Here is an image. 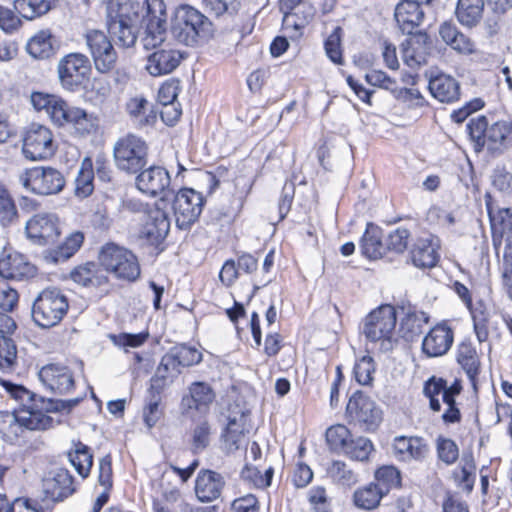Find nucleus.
Listing matches in <instances>:
<instances>
[{"instance_id":"obj_1","label":"nucleus","mask_w":512,"mask_h":512,"mask_svg":"<svg viewBox=\"0 0 512 512\" xmlns=\"http://www.w3.org/2000/svg\"><path fill=\"white\" fill-rule=\"evenodd\" d=\"M11 395L23 406L15 413L0 414V433L10 440L20 437L24 430H46L53 427L54 420L48 416L50 412H70L80 401L79 398L69 400H53L38 396L23 386L2 381Z\"/></svg>"},{"instance_id":"obj_2","label":"nucleus","mask_w":512,"mask_h":512,"mask_svg":"<svg viewBox=\"0 0 512 512\" xmlns=\"http://www.w3.org/2000/svg\"><path fill=\"white\" fill-rule=\"evenodd\" d=\"M141 23L166 24V5L163 0H110L107 4V29L116 44L125 48L135 44Z\"/></svg>"},{"instance_id":"obj_3","label":"nucleus","mask_w":512,"mask_h":512,"mask_svg":"<svg viewBox=\"0 0 512 512\" xmlns=\"http://www.w3.org/2000/svg\"><path fill=\"white\" fill-rule=\"evenodd\" d=\"M31 104L36 110L45 111L55 125H68L77 137L95 135L99 130V119L94 113L70 106L56 95L34 92L31 95Z\"/></svg>"},{"instance_id":"obj_4","label":"nucleus","mask_w":512,"mask_h":512,"mask_svg":"<svg viewBox=\"0 0 512 512\" xmlns=\"http://www.w3.org/2000/svg\"><path fill=\"white\" fill-rule=\"evenodd\" d=\"M467 129L476 151L486 146L489 151L501 154L512 146L510 121L500 120L489 125L485 116H478L469 121Z\"/></svg>"},{"instance_id":"obj_5","label":"nucleus","mask_w":512,"mask_h":512,"mask_svg":"<svg viewBox=\"0 0 512 512\" xmlns=\"http://www.w3.org/2000/svg\"><path fill=\"white\" fill-rule=\"evenodd\" d=\"M69 309L66 295L58 288L41 291L32 305V319L41 328L58 325Z\"/></svg>"},{"instance_id":"obj_6","label":"nucleus","mask_w":512,"mask_h":512,"mask_svg":"<svg viewBox=\"0 0 512 512\" xmlns=\"http://www.w3.org/2000/svg\"><path fill=\"white\" fill-rule=\"evenodd\" d=\"M210 32L211 22L200 11L191 6H182L177 9L172 33L179 42L193 46L198 38L207 37Z\"/></svg>"},{"instance_id":"obj_7","label":"nucleus","mask_w":512,"mask_h":512,"mask_svg":"<svg viewBox=\"0 0 512 512\" xmlns=\"http://www.w3.org/2000/svg\"><path fill=\"white\" fill-rule=\"evenodd\" d=\"M99 263L117 279L135 281L140 276V265L135 254L114 243L105 244L99 252Z\"/></svg>"},{"instance_id":"obj_8","label":"nucleus","mask_w":512,"mask_h":512,"mask_svg":"<svg viewBox=\"0 0 512 512\" xmlns=\"http://www.w3.org/2000/svg\"><path fill=\"white\" fill-rule=\"evenodd\" d=\"M113 159L119 170L128 174H136L147 164L148 146L142 138L134 134H127L115 142Z\"/></svg>"},{"instance_id":"obj_9","label":"nucleus","mask_w":512,"mask_h":512,"mask_svg":"<svg viewBox=\"0 0 512 512\" xmlns=\"http://www.w3.org/2000/svg\"><path fill=\"white\" fill-rule=\"evenodd\" d=\"M396 311L391 305H382L372 311L366 318L363 333L373 343H380V350H392V336L396 327Z\"/></svg>"},{"instance_id":"obj_10","label":"nucleus","mask_w":512,"mask_h":512,"mask_svg":"<svg viewBox=\"0 0 512 512\" xmlns=\"http://www.w3.org/2000/svg\"><path fill=\"white\" fill-rule=\"evenodd\" d=\"M19 182L25 189L42 196L56 195L65 187L64 175L49 166L26 169L19 175Z\"/></svg>"},{"instance_id":"obj_11","label":"nucleus","mask_w":512,"mask_h":512,"mask_svg":"<svg viewBox=\"0 0 512 512\" xmlns=\"http://www.w3.org/2000/svg\"><path fill=\"white\" fill-rule=\"evenodd\" d=\"M204 206V197L192 188L179 190L173 200V211L177 227L189 229L199 218Z\"/></svg>"},{"instance_id":"obj_12","label":"nucleus","mask_w":512,"mask_h":512,"mask_svg":"<svg viewBox=\"0 0 512 512\" xmlns=\"http://www.w3.org/2000/svg\"><path fill=\"white\" fill-rule=\"evenodd\" d=\"M84 38L93 58L95 69L100 73L112 71L118 57L110 38L98 29L87 30Z\"/></svg>"},{"instance_id":"obj_13","label":"nucleus","mask_w":512,"mask_h":512,"mask_svg":"<svg viewBox=\"0 0 512 512\" xmlns=\"http://www.w3.org/2000/svg\"><path fill=\"white\" fill-rule=\"evenodd\" d=\"M55 152L53 135L49 128L32 124L27 130L23 142V154L32 161L45 160Z\"/></svg>"},{"instance_id":"obj_14","label":"nucleus","mask_w":512,"mask_h":512,"mask_svg":"<svg viewBox=\"0 0 512 512\" xmlns=\"http://www.w3.org/2000/svg\"><path fill=\"white\" fill-rule=\"evenodd\" d=\"M493 246L497 257H499L500 248L504 241L503 265H502V285L510 299H512V234L506 230H510L511 223L502 221L498 227L494 217L490 215Z\"/></svg>"},{"instance_id":"obj_15","label":"nucleus","mask_w":512,"mask_h":512,"mask_svg":"<svg viewBox=\"0 0 512 512\" xmlns=\"http://www.w3.org/2000/svg\"><path fill=\"white\" fill-rule=\"evenodd\" d=\"M90 70V61L82 53H70L58 63V76L62 86L74 90L82 84Z\"/></svg>"},{"instance_id":"obj_16","label":"nucleus","mask_w":512,"mask_h":512,"mask_svg":"<svg viewBox=\"0 0 512 512\" xmlns=\"http://www.w3.org/2000/svg\"><path fill=\"white\" fill-rule=\"evenodd\" d=\"M346 413L352 421L374 430L382 420V412L375 402L361 392L354 393L346 406Z\"/></svg>"},{"instance_id":"obj_17","label":"nucleus","mask_w":512,"mask_h":512,"mask_svg":"<svg viewBox=\"0 0 512 512\" xmlns=\"http://www.w3.org/2000/svg\"><path fill=\"white\" fill-rule=\"evenodd\" d=\"M25 231L35 244L54 243L60 235L58 218L54 214H36L27 221Z\"/></svg>"},{"instance_id":"obj_18","label":"nucleus","mask_w":512,"mask_h":512,"mask_svg":"<svg viewBox=\"0 0 512 512\" xmlns=\"http://www.w3.org/2000/svg\"><path fill=\"white\" fill-rule=\"evenodd\" d=\"M184 56L178 49L169 45L154 49L147 56L145 69L154 77L164 76L172 73L181 63Z\"/></svg>"},{"instance_id":"obj_19","label":"nucleus","mask_w":512,"mask_h":512,"mask_svg":"<svg viewBox=\"0 0 512 512\" xmlns=\"http://www.w3.org/2000/svg\"><path fill=\"white\" fill-rule=\"evenodd\" d=\"M36 267L18 252L3 251L0 257V277L12 280H27L34 277Z\"/></svg>"},{"instance_id":"obj_20","label":"nucleus","mask_w":512,"mask_h":512,"mask_svg":"<svg viewBox=\"0 0 512 512\" xmlns=\"http://www.w3.org/2000/svg\"><path fill=\"white\" fill-rule=\"evenodd\" d=\"M169 185L170 175L166 169L160 166H151L142 170L136 177V187L142 193L153 197L164 193V198H166Z\"/></svg>"},{"instance_id":"obj_21","label":"nucleus","mask_w":512,"mask_h":512,"mask_svg":"<svg viewBox=\"0 0 512 512\" xmlns=\"http://www.w3.org/2000/svg\"><path fill=\"white\" fill-rule=\"evenodd\" d=\"M38 375L43 385L55 393L65 394L74 387L73 375L64 365L54 363L45 365Z\"/></svg>"},{"instance_id":"obj_22","label":"nucleus","mask_w":512,"mask_h":512,"mask_svg":"<svg viewBox=\"0 0 512 512\" xmlns=\"http://www.w3.org/2000/svg\"><path fill=\"white\" fill-rule=\"evenodd\" d=\"M226 485L224 477L213 470L202 469L195 480V494L202 503H210L217 500Z\"/></svg>"},{"instance_id":"obj_23","label":"nucleus","mask_w":512,"mask_h":512,"mask_svg":"<svg viewBox=\"0 0 512 512\" xmlns=\"http://www.w3.org/2000/svg\"><path fill=\"white\" fill-rule=\"evenodd\" d=\"M454 340L453 330L446 324L431 328L422 341V351L428 357H439L448 352Z\"/></svg>"},{"instance_id":"obj_24","label":"nucleus","mask_w":512,"mask_h":512,"mask_svg":"<svg viewBox=\"0 0 512 512\" xmlns=\"http://www.w3.org/2000/svg\"><path fill=\"white\" fill-rule=\"evenodd\" d=\"M169 229L170 221L167 214L163 210L155 209L149 212L140 231V237L151 245H158L166 238Z\"/></svg>"},{"instance_id":"obj_25","label":"nucleus","mask_w":512,"mask_h":512,"mask_svg":"<svg viewBox=\"0 0 512 512\" xmlns=\"http://www.w3.org/2000/svg\"><path fill=\"white\" fill-rule=\"evenodd\" d=\"M424 16L422 6L402 0L396 5L394 11V18L399 29L407 35H413L414 30L422 24Z\"/></svg>"},{"instance_id":"obj_26","label":"nucleus","mask_w":512,"mask_h":512,"mask_svg":"<svg viewBox=\"0 0 512 512\" xmlns=\"http://www.w3.org/2000/svg\"><path fill=\"white\" fill-rule=\"evenodd\" d=\"M43 491L53 500H62L75 491L73 477L68 470L59 468L43 479Z\"/></svg>"},{"instance_id":"obj_27","label":"nucleus","mask_w":512,"mask_h":512,"mask_svg":"<svg viewBox=\"0 0 512 512\" xmlns=\"http://www.w3.org/2000/svg\"><path fill=\"white\" fill-rule=\"evenodd\" d=\"M429 37L425 32L413 34L402 44V58L411 68L426 63Z\"/></svg>"},{"instance_id":"obj_28","label":"nucleus","mask_w":512,"mask_h":512,"mask_svg":"<svg viewBox=\"0 0 512 512\" xmlns=\"http://www.w3.org/2000/svg\"><path fill=\"white\" fill-rule=\"evenodd\" d=\"M393 450L397 457L404 461H422L426 458L429 447L421 437H395Z\"/></svg>"},{"instance_id":"obj_29","label":"nucleus","mask_w":512,"mask_h":512,"mask_svg":"<svg viewBox=\"0 0 512 512\" xmlns=\"http://www.w3.org/2000/svg\"><path fill=\"white\" fill-rule=\"evenodd\" d=\"M428 88L432 96L442 103H453L460 97L458 81L446 74L431 77Z\"/></svg>"},{"instance_id":"obj_30","label":"nucleus","mask_w":512,"mask_h":512,"mask_svg":"<svg viewBox=\"0 0 512 512\" xmlns=\"http://www.w3.org/2000/svg\"><path fill=\"white\" fill-rule=\"evenodd\" d=\"M126 110L134 125L138 128L152 126L157 119L152 105L143 97L131 98L126 104Z\"/></svg>"},{"instance_id":"obj_31","label":"nucleus","mask_w":512,"mask_h":512,"mask_svg":"<svg viewBox=\"0 0 512 512\" xmlns=\"http://www.w3.org/2000/svg\"><path fill=\"white\" fill-rule=\"evenodd\" d=\"M437 245L432 238H420L413 245L411 259L416 267L431 268L438 261Z\"/></svg>"},{"instance_id":"obj_32","label":"nucleus","mask_w":512,"mask_h":512,"mask_svg":"<svg viewBox=\"0 0 512 512\" xmlns=\"http://www.w3.org/2000/svg\"><path fill=\"white\" fill-rule=\"evenodd\" d=\"M243 416L240 420L236 417L229 418L221 435V448L227 454L237 451L245 442Z\"/></svg>"},{"instance_id":"obj_33","label":"nucleus","mask_w":512,"mask_h":512,"mask_svg":"<svg viewBox=\"0 0 512 512\" xmlns=\"http://www.w3.org/2000/svg\"><path fill=\"white\" fill-rule=\"evenodd\" d=\"M315 14V8L309 3L304 2L292 13L283 16V28L292 30L291 37H298L302 34V29L312 20Z\"/></svg>"},{"instance_id":"obj_34","label":"nucleus","mask_w":512,"mask_h":512,"mask_svg":"<svg viewBox=\"0 0 512 512\" xmlns=\"http://www.w3.org/2000/svg\"><path fill=\"white\" fill-rule=\"evenodd\" d=\"M456 358L469 380L475 384L480 372V359L473 344L466 341L461 342L457 348Z\"/></svg>"},{"instance_id":"obj_35","label":"nucleus","mask_w":512,"mask_h":512,"mask_svg":"<svg viewBox=\"0 0 512 512\" xmlns=\"http://www.w3.org/2000/svg\"><path fill=\"white\" fill-rule=\"evenodd\" d=\"M181 373V367L176 361L171 349L162 357L155 376L151 379V389H162L167 379H174Z\"/></svg>"},{"instance_id":"obj_36","label":"nucleus","mask_w":512,"mask_h":512,"mask_svg":"<svg viewBox=\"0 0 512 512\" xmlns=\"http://www.w3.org/2000/svg\"><path fill=\"white\" fill-rule=\"evenodd\" d=\"M190 396L183 397L182 404L189 409L201 410L213 402L215 393L212 388L204 382H195L190 388Z\"/></svg>"},{"instance_id":"obj_37","label":"nucleus","mask_w":512,"mask_h":512,"mask_svg":"<svg viewBox=\"0 0 512 512\" xmlns=\"http://www.w3.org/2000/svg\"><path fill=\"white\" fill-rule=\"evenodd\" d=\"M361 249L363 255L369 259L381 258L385 253L381 241V230L372 223L367 225V229L361 240Z\"/></svg>"},{"instance_id":"obj_38","label":"nucleus","mask_w":512,"mask_h":512,"mask_svg":"<svg viewBox=\"0 0 512 512\" xmlns=\"http://www.w3.org/2000/svg\"><path fill=\"white\" fill-rule=\"evenodd\" d=\"M53 36L49 30H41L28 41L27 52L36 59H46L54 54Z\"/></svg>"},{"instance_id":"obj_39","label":"nucleus","mask_w":512,"mask_h":512,"mask_svg":"<svg viewBox=\"0 0 512 512\" xmlns=\"http://www.w3.org/2000/svg\"><path fill=\"white\" fill-rule=\"evenodd\" d=\"M484 0H458L456 16L466 26H474L482 18Z\"/></svg>"},{"instance_id":"obj_40","label":"nucleus","mask_w":512,"mask_h":512,"mask_svg":"<svg viewBox=\"0 0 512 512\" xmlns=\"http://www.w3.org/2000/svg\"><path fill=\"white\" fill-rule=\"evenodd\" d=\"M429 321V316L424 311L409 309L401 321L400 330L403 337L407 340H413L415 336L422 332L424 325Z\"/></svg>"},{"instance_id":"obj_41","label":"nucleus","mask_w":512,"mask_h":512,"mask_svg":"<svg viewBox=\"0 0 512 512\" xmlns=\"http://www.w3.org/2000/svg\"><path fill=\"white\" fill-rule=\"evenodd\" d=\"M384 496V493L372 482L354 492L353 502L357 508L369 511L377 508Z\"/></svg>"},{"instance_id":"obj_42","label":"nucleus","mask_w":512,"mask_h":512,"mask_svg":"<svg viewBox=\"0 0 512 512\" xmlns=\"http://www.w3.org/2000/svg\"><path fill=\"white\" fill-rule=\"evenodd\" d=\"M93 162L89 157L83 159L75 179V194L80 198L88 197L94 189Z\"/></svg>"},{"instance_id":"obj_43","label":"nucleus","mask_w":512,"mask_h":512,"mask_svg":"<svg viewBox=\"0 0 512 512\" xmlns=\"http://www.w3.org/2000/svg\"><path fill=\"white\" fill-rule=\"evenodd\" d=\"M18 366L17 347L8 336H0V372L13 373Z\"/></svg>"},{"instance_id":"obj_44","label":"nucleus","mask_w":512,"mask_h":512,"mask_svg":"<svg viewBox=\"0 0 512 512\" xmlns=\"http://www.w3.org/2000/svg\"><path fill=\"white\" fill-rule=\"evenodd\" d=\"M15 10L26 20H34L51 9L50 0H16Z\"/></svg>"},{"instance_id":"obj_45","label":"nucleus","mask_w":512,"mask_h":512,"mask_svg":"<svg viewBox=\"0 0 512 512\" xmlns=\"http://www.w3.org/2000/svg\"><path fill=\"white\" fill-rule=\"evenodd\" d=\"M374 452V445L366 437L351 438L342 454L354 461L366 462Z\"/></svg>"},{"instance_id":"obj_46","label":"nucleus","mask_w":512,"mask_h":512,"mask_svg":"<svg viewBox=\"0 0 512 512\" xmlns=\"http://www.w3.org/2000/svg\"><path fill=\"white\" fill-rule=\"evenodd\" d=\"M373 483L387 495L391 489L401 485L400 471L394 466H382L376 470Z\"/></svg>"},{"instance_id":"obj_47","label":"nucleus","mask_w":512,"mask_h":512,"mask_svg":"<svg viewBox=\"0 0 512 512\" xmlns=\"http://www.w3.org/2000/svg\"><path fill=\"white\" fill-rule=\"evenodd\" d=\"M69 459L79 475L83 478L89 475L93 464V456L88 446L81 442L75 444V449L69 453Z\"/></svg>"},{"instance_id":"obj_48","label":"nucleus","mask_w":512,"mask_h":512,"mask_svg":"<svg viewBox=\"0 0 512 512\" xmlns=\"http://www.w3.org/2000/svg\"><path fill=\"white\" fill-rule=\"evenodd\" d=\"M352 438L350 430L342 424L329 427L326 431V441L329 448L337 453H342Z\"/></svg>"},{"instance_id":"obj_49","label":"nucleus","mask_w":512,"mask_h":512,"mask_svg":"<svg viewBox=\"0 0 512 512\" xmlns=\"http://www.w3.org/2000/svg\"><path fill=\"white\" fill-rule=\"evenodd\" d=\"M143 24L145 26V32L142 38L144 48L146 50H154L162 47L167 34L166 24Z\"/></svg>"},{"instance_id":"obj_50","label":"nucleus","mask_w":512,"mask_h":512,"mask_svg":"<svg viewBox=\"0 0 512 512\" xmlns=\"http://www.w3.org/2000/svg\"><path fill=\"white\" fill-rule=\"evenodd\" d=\"M83 241V233L77 231L70 234L66 238L65 242L53 252L54 261H65L71 256H73L76 253V251H78V249L81 247Z\"/></svg>"},{"instance_id":"obj_51","label":"nucleus","mask_w":512,"mask_h":512,"mask_svg":"<svg viewBox=\"0 0 512 512\" xmlns=\"http://www.w3.org/2000/svg\"><path fill=\"white\" fill-rule=\"evenodd\" d=\"M327 471L339 485L350 487L357 482V475L342 461H333Z\"/></svg>"},{"instance_id":"obj_52","label":"nucleus","mask_w":512,"mask_h":512,"mask_svg":"<svg viewBox=\"0 0 512 512\" xmlns=\"http://www.w3.org/2000/svg\"><path fill=\"white\" fill-rule=\"evenodd\" d=\"M109 339L111 342L122 348L126 353L128 352V348H137L142 346L149 338L148 332H140L136 334L132 333H120V334H109Z\"/></svg>"},{"instance_id":"obj_53","label":"nucleus","mask_w":512,"mask_h":512,"mask_svg":"<svg viewBox=\"0 0 512 512\" xmlns=\"http://www.w3.org/2000/svg\"><path fill=\"white\" fill-rule=\"evenodd\" d=\"M171 351L181 368L198 364L202 360V354L197 349L184 344L172 347Z\"/></svg>"},{"instance_id":"obj_54","label":"nucleus","mask_w":512,"mask_h":512,"mask_svg":"<svg viewBox=\"0 0 512 512\" xmlns=\"http://www.w3.org/2000/svg\"><path fill=\"white\" fill-rule=\"evenodd\" d=\"M445 384L446 381L444 379L433 376L424 385L423 392L429 398L430 408L433 411H440L441 409L440 401L437 397L444 392Z\"/></svg>"},{"instance_id":"obj_55","label":"nucleus","mask_w":512,"mask_h":512,"mask_svg":"<svg viewBox=\"0 0 512 512\" xmlns=\"http://www.w3.org/2000/svg\"><path fill=\"white\" fill-rule=\"evenodd\" d=\"M211 426L207 420L198 422L192 431V447L194 452L203 451L210 443Z\"/></svg>"},{"instance_id":"obj_56","label":"nucleus","mask_w":512,"mask_h":512,"mask_svg":"<svg viewBox=\"0 0 512 512\" xmlns=\"http://www.w3.org/2000/svg\"><path fill=\"white\" fill-rule=\"evenodd\" d=\"M159 390L160 389H157V391L154 392V389L150 388L149 391H150L151 397L143 409L144 422L146 423V425L149 428L153 427L157 423V421L160 419L161 414H162L161 409H160L161 398H160Z\"/></svg>"},{"instance_id":"obj_57","label":"nucleus","mask_w":512,"mask_h":512,"mask_svg":"<svg viewBox=\"0 0 512 512\" xmlns=\"http://www.w3.org/2000/svg\"><path fill=\"white\" fill-rule=\"evenodd\" d=\"M16 216L17 210L10 193L0 185V221L2 225H9Z\"/></svg>"},{"instance_id":"obj_58","label":"nucleus","mask_w":512,"mask_h":512,"mask_svg":"<svg viewBox=\"0 0 512 512\" xmlns=\"http://www.w3.org/2000/svg\"><path fill=\"white\" fill-rule=\"evenodd\" d=\"M374 371V361L370 356L362 357L358 362H356L353 369L355 379L361 385H368L372 382V374Z\"/></svg>"},{"instance_id":"obj_59","label":"nucleus","mask_w":512,"mask_h":512,"mask_svg":"<svg viewBox=\"0 0 512 512\" xmlns=\"http://www.w3.org/2000/svg\"><path fill=\"white\" fill-rule=\"evenodd\" d=\"M341 33V27H335L324 44L326 55L336 64H340L342 62Z\"/></svg>"},{"instance_id":"obj_60","label":"nucleus","mask_w":512,"mask_h":512,"mask_svg":"<svg viewBox=\"0 0 512 512\" xmlns=\"http://www.w3.org/2000/svg\"><path fill=\"white\" fill-rule=\"evenodd\" d=\"M437 454L441 461L451 465L458 459L459 450L453 440L439 437L437 439Z\"/></svg>"},{"instance_id":"obj_61","label":"nucleus","mask_w":512,"mask_h":512,"mask_svg":"<svg viewBox=\"0 0 512 512\" xmlns=\"http://www.w3.org/2000/svg\"><path fill=\"white\" fill-rule=\"evenodd\" d=\"M409 237L410 233L407 229L397 228L389 234L386 242L387 248L397 253H402L407 248Z\"/></svg>"},{"instance_id":"obj_62","label":"nucleus","mask_w":512,"mask_h":512,"mask_svg":"<svg viewBox=\"0 0 512 512\" xmlns=\"http://www.w3.org/2000/svg\"><path fill=\"white\" fill-rule=\"evenodd\" d=\"M18 292L3 279L0 280V308L12 311L18 302Z\"/></svg>"},{"instance_id":"obj_63","label":"nucleus","mask_w":512,"mask_h":512,"mask_svg":"<svg viewBox=\"0 0 512 512\" xmlns=\"http://www.w3.org/2000/svg\"><path fill=\"white\" fill-rule=\"evenodd\" d=\"M259 509L258 499L252 494L239 497L231 503L232 512H259Z\"/></svg>"},{"instance_id":"obj_64","label":"nucleus","mask_w":512,"mask_h":512,"mask_svg":"<svg viewBox=\"0 0 512 512\" xmlns=\"http://www.w3.org/2000/svg\"><path fill=\"white\" fill-rule=\"evenodd\" d=\"M21 25L20 19L15 13L3 6H0V28L6 33H13Z\"/></svg>"}]
</instances>
